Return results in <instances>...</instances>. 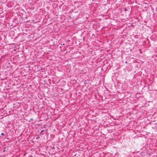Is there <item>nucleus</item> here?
Here are the masks:
<instances>
[{
	"label": "nucleus",
	"mask_w": 157,
	"mask_h": 157,
	"mask_svg": "<svg viewBox=\"0 0 157 157\" xmlns=\"http://www.w3.org/2000/svg\"><path fill=\"white\" fill-rule=\"evenodd\" d=\"M44 131V130H42V131H41V132H40V134H42V132H43Z\"/></svg>",
	"instance_id": "1"
},
{
	"label": "nucleus",
	"mask_w": 157,
	"mask_h": 157,
	"mask_svg": "<svg viewBox=\"0 0 157 157\" xmlns=\"http://www.w3.org/2000/svg\"><path fill=\"white\" fill-rule=\"evenodd\" d=\"M1 135H2V136H3L4 135V134L3 133H2Z\"/></svg>",
	"instance_id": "2"
},
{
	"label": "nucleus",
	"mask_w": 157,
	"mask_h": 157,
	"mask_svg": "<svg viewBox=\"0 0 157 157\" xmlns=\"http://www.w3.org/2000/svg\"><path fill=\"white\" fill-rule=\"evenodd\" d=\"M69 40L70 41V40H68L67 41H68V42H69Z\"/></svg>",
	"instance_id": "3"
},
{
	"label": "nucleus",
	"mask_w": 157,
	"mask_h": 157,
	"mask_svg": "<svg viewBox=\"0 0 157 157\" xmlns=\"http://www.w3.org/2000/svg\"><path fill=\"white\" fill-rule=\"evenodd\" d=\"M127 61L125 62V63H127Z\"/></svg>",
	"instance_id": "4"
}]
</instances>
